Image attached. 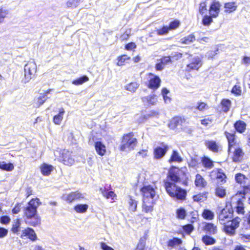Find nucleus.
I'll return each mask as SVG.
<instances>
[{
  "mask_svg": "<svg viewBox=\"0 0 250 250\" xmlns=\"http://www.w3.org/2000/svg\"><path fill=\"white\" fill-rule=\"evenodd\" d=\"M157 189L154 184L145 185L141 189L143 195V211L146 213L150 212L153 210V206L159 197Z\"/></svg>",
  "mask_w": 250,
  "mask_h": 250,
  "instance_id": "nucleus-1",
  "label": "nucleus"
},
{
  "mask_svg": "<svg viewBox=\"0 0 250 250\" xmlns=\"http://www.w3.org/2000/svg\"><path fill=\"white\" fill-rule=\"evenodd\" d=\"M40 204L39 198L32 199L23 209L24 216L26 217V221L33 226H36L41 223V218L37 210Z\"/></svg>",
  "mask_w": 250,
  "mask_h": 250,
  "instance_id": "nucleus-2",
  "label": "nucleus"
},
{
  "mask_svg": "<svg viewBox=\"0 0 250 250\" xmlns=\"http://www.w3.org/2000/svg\"><path fill=\"white\" fill-rule=\"evenodd\" d=\"M165 187L167 192L171 197L177 200H185L187 195L186 191L177 186L175 183L166 182Z\"/></svg>",
  "mask_w": 250,
  "mask_h": 250,
  "instance_id": "nucleus-3",
  "label": "nucleus"
},
{
  "mask_svg": "<svg viewBox=\"0 0 250 250\" xmlns=\"http://www.w3.org/2000/svg\"><path fill=\"white\" fill-rule=\"evenodd\" d=\"M137 143V140L132 133L126 134L122 137L120 149L123 151H130L135 148Z\"/></svg>",
  "mask_w": 250,
  "mask_h": 250,
  "instance_id": "nucleus-4",
  "label": "nucleus"
},
{
  "mask_svg": "<svg viewBox=\"0 0 250 250\" xmlns=\"http://www.w3.org/2000/svg\"><path fill=\"white\" fill-rule=\"evenodd\" d=\"M240 218L236 217L224 224L223 231L227 235L233 236L236 234V229L239 227Z\"/></svg>",
  "mask_w": 250,
  "mask_h": 250,
  "instance_id": "nucleus-5",
  "label": "nucleus"
},
{
  "mask_svg": "<svg viewBox=\"0 0 250 250\" xmlns=\"http://www.w3.org/2000/svg\"><path fill=\"white\" fill-rule=\"evenodd\" d=\"M216 214L218 216V219L221 224L231 220L232 215L231 211L227 208H222L220 207H217Z\"/></svg>",
  "mask_w": 250,
  "mask_h": 250,
  "instance_id": "nucleus-6",
  "label": "nucleus"
},
{
  "mask_svg": "<svg viewBox=\"0 0 250 250\" xmlns=\"http://www.w3.org/2000/svg\"><path fill=\"white\" fill-rule=\"evenodd\" d=\"M36 70V63H26L24 66V77L22 80L23 83H26L29 82L34 76Z\"/></svg>",
  "mask_w": 250,
  "mask_h": 250,
  "instance_id": "nucleus-7",
  "label": "nucleus"
},
{
  "mask_svg": "<svg viewBox=\"0 0 250 250\" xmlns=\"http://www.w3.org/2000/svg\"><path fill=\"white\" fill-rule=\"evenodd\" d=\"M221 6L222 5L220 2L217 0H213L209 6V14L213 16L214 18H217L220 14Z\"/></svg>",
  "mask_w": 250,
  "mask_h": 250,
  "instance_id": "nucleus-8",
  "label": "nucleus"
},
{
  "mask_svg": "<svg viewBox=\"0 0 250 250\" xmlns=\"http://www.w3.org/2000/svg\"><path fill=\"white\" fill-rule=\"evenodd\" d=\"M62 162L65 165L71 166L75 163V160L72 155V152L67 150H63L62 152Z\"/></svg>",
  "mask_w": 250,
  "mask_h": 250,
  "instance_id": "nucleus-9",
  "label": "nucleus"
},
{
  "mask_svg": "<svg viewBox=\"0 0 250 250\" xmlns=\"http://www.w3.org/2000/svg\"><path fill=\"white\" fill-rule=\"evenodd\" d=\"M230 152L233 153L232 160L235 162L241 161L244 155V153L240 147V145L233 147Z\"/></svg>",
  "mask_w": 250,
  "mask_h": 250,
  "instance_id": "nucleus-10",
  "label": "nucleus"
},
{
  "mask_svg": "<svg viewBox=\"0 0 250 250\" xmlns=\"http://www.w3.org/2000/svg\"><path fill=\"white\" fill-rule=\"evenodd\" d=\"M225 135L228 139L229 143V152H230L231 150H232L233 147L236 146H238L240 144L239 142L237 141L234 133H230L225 132Z\"/></svg>",
  "mask_w": 250,
  "mask_h": 250,
  "instance_id": "nucleus-11",
  "label": "nucleus"
},
{
  "mask_svg": "<svg viewBox=\"0 0 250 250\" xmlns=\"http://www.w3.org/2000/svg\"><path fill=\"white\" fill-rule=\"evenodd\" d=\"M149 84L148 87L152 89H157L160 85L161 80L159 77L155 76L152 73L148 75Z\"/></svg>",
  "mask_w": 250,
  "mask_h": 250,
  "instance_id": "nucleus-12",
  "label": "nucleus"
},
{
  "mask_svg": "<svg viewBox=\"0 0 250 250\" xmlns=\"http://www.w3.org/2000/svg\"><path fill=\"white\" fill-rule=\"evenodd\" d=\"M187 168L186 167L182 168L181 169H174L173 170H171L169 172V178L170 180L174 182H177L179 181V174L181 172H183L184 174H185L187 172Z\"/></svg>",
  "mask_w": 250,
  "mask_h": 250,
  "instance_id": "nucleus-13",
  "label": "nucleus"
},
{
  "mask_svg": "<svg viewBox=\"0 0 250 250\" xmlns=\"http://www.w3.org/2000/svg\"><path fill=\"white\" fill-rule=\"evenodd\" d=\"M168 149L167 146L165 145L163 147H157L154 151V157L156 159H159L164 156Z\"/></svg>",
  "mask_w": 250,
  "mask_h": 250,
  "instance_id": "nucleus-14",
  "label": "nucleus"
},
{
  "mask_svg": "<svg viewBox=\"0 0 250 250\" xmlns=\"http://www.w3.org/2000/svg\"><path fill=\"white\" fill-rule=\"evenodd\" d=\"M212 174H214L216 176L217 182L220 185L226 183L227 177L223 170L221 169L214 170L212 172Z\"/></svg>",
  "mask_w": 250,
  "mask_h": 250,
  "instance_id": "nucleus-15",
  "label": "nucleus"
},
{
  "mask_svg": "<svg viewBox=\"0 0 250 250\" xmlns=\"http://www.w3.org/2000/svg\"><path fill=\"white\" fill-rule=\"evenodd\" d=\"M84 198V196L79 192H71L68 194L65 198L66 201L72 202L75 200H81Z\"/></svg>",
  "mask_w": 250,
  "mask_h": 250,
  "instance_id": "nucleus-16",
  "label": "nucleus"
},
{
  "mask_svg": "<svg viewBox=\"0 0 250 250\" xmlns=\"http://www.w3.org/2000/svg\"><path fill=\"white\" fill-rule=\"evenodd\" d=\"M224 12L227 14H229L236 10L237 5L235 1L227 2L224 4Z\"/></svg>",
  "mask_w": 250,
  "mask_h": 250,
  "instance_id": "nucleus-17",
  "label": "nucleus"
},
{
  "mask_svg": "<svg viewBox=\"0 0 250 250\" xmlns=\"http://www.w3.org/2000/svg\"><path fill=\"white\" fill-rule=\"evenodd\" d=\"M25 236L27 237L32 241H35L37 239L34 230L30 228H27L22 231L21 237L23 238Z\"/></svg>",
  "mask_w": 250,
  "mask_h": 250,
  "instance_id": "nucleus-18",
  "label": "nucleus"
},
{
  "mask_svg": "<svg viewBox=\"0 0 250 250\" xmlns=\"http://www.w3.org/2000/svg\"><path fill=\"white\" fill-rule=\"evenodd\" d=\"M142 101L147 105H155L157 102V99L156 95L151 94L142 98Z\"/></svg>",
  "mask_w": 250,
  "mask_h": 250,
  "instance_id": "nucleus-19",
  "label": "nucleus"
},
{
  "mask_svg": "<svg viewBox=\"0 0 250 250\" xmlns=\"http://www.w3.org/2000/svg\"><path fill=\"white\" fill-rule=\"evenodd\" d=\"M205 145L209 150L214 152H217L221 149V146L214 141H206Z\"/></svg>",
  "mask_w": 250,
  "mask_h": 250,
  "instance_id": "nucleus-20",
  "label": "nucleus"
},
{
  "mask_svg": "<svg viewBox=\"0 0 250 250\" xmlns=\"http://www.w3.org/2000/svg\"><path fill=\"white\" fill-rule=\"evenodd\" d=\"M203 230L209 234H214L217 231V228L213 223H205Z\"/></svg>",
  "mask_w": 250,
  "mask_h": 250,
  "instance_id": "nucleus-21",
  "label": "nucleus"
},
{
  "mask_svg": "<svg viewBox=\"0 0 250 250\" xmlns=\"http://www.w3.org/2000/svg\"><path fill=\"white\" fill-rule=\"evenodd\" d=\"M95 148L97 153L100 156H104L106 153V146L101 142H96L95 143Z\"/></svg>",
  "mask_w": 250,
  "mask_h": 250,
  "instance_id": "nucleus-22",
  "label": "nucleus"
},
{
  "mask_svg": "<svg viewBox=\"0 0 250 250\" xmlns=\"http://www.w3.org/2000/svg\"><path fill=\"white\" fill-rule=\"evenodd\" d=\"M42 174L44 176H48L53 170V167L51 165L45 163L42 164L40 166Z\"/></svg>",
  "mask_w": 250,
  "mask_h": 250,
  "instance_id": "nucleus-23",
  "label": "nucleus"
},
{
  "mask_svg": "<svg viewBox=\"0 0 250 250\" xmlns=\"http://www.w3.org/2000/svg\"><path fill=\"white\" fill-rule=\"evenodd\" d=\"M47 93L40 94L35 100V106L39 107L47 99Z\"/></svg>",
  "mask_w": 250,
  "mask_h": 250,
  "instance_id": "nucleus-24",
  "label": "nucleus"
},
{
  "mask_svg": "<svg viewBox=\"0 0 250 250\" xmlns=\"http://www.w3.org/2000/svg\"><path fill=\"white\" fill-rule=\"evenodd\" d=\"M64 112L65 111L63 108L59 109V113L55 115L53 117V122L55 124L59 125L61 124Z\"/></svg>",
  "mask_w": 250,
  "mask_h": 250,
  "instance_id": "nucleus-25",
  "label": "nucleus"
},
{
  "mask_svg": "<svg viewBox=\"0 0 250 250\" xmlns=\"http://www.w3.org/2000/svg\"><path fill=\"white\" fill-rule=\"evenodd\" d=\"M195 185L199 188H204L206 186L207 183L204 178L200 174H197L195 179Z\"/></svg>",
  "mask_w": 250,
  "mask_h": 250,
  "instance_id": "nucleus-26",
  "label": "nucleus"
},
{
  "mask_svg": "<svg viewBox=\"0 0 250 250\" xmlns=\"http://www.w3.org/2000/svg\"><path fill=\"white\" fill-rule=\"evenodd\" d=\"M88 207L87 204H78L74 207V210L77 213H84L87 211Z\"/></svg>",
  "mask_w": 250,
  "mask_h": 250,
  "instance_id": "nucleus-27",
  "label": "nucleus"
},
{
  "mask_svg": "<svg viewBox=\"0 0 250 250\" xmlns=\"http://www.w3.org/2000/svg\"><path fill=\"white\" fill-rule=\"evenodd\" d=\"M215 194L216 196L223 198L226 195V189L222 186H217L215 188Z\"/></svg>",
  "mask_w": 250,
  "mask_h": 250,
  "instance_id": "nucleus-28",
  "label": "nucleus"
},
{
  "mask_svg": "<svg viewBox=\"0 0 250 250\" xmlns=\"http://www.w3.org/2000/svg\"><path fill=\"white\" fill-rule=\"evenodd\" d=\"M100 191L102 195L107 199L111 198L113 201L116 199V195L113 191H108L104 188H101Z\"/></svg>",
  "mask_w": 250,
  "mask_h": 250,
  "instance_id": "nucleus-29",
  "label": "nucleus"
},
{
  "mask_svg": "<svg viewBox=\"0 0 250 250\" xmlns=\"http://www.w3.org/2000/svg\"><path fill=\"white\" fill-rule=\"evenodd\" d=\"M195 41V36L193 33L183 38L181 40L182 44H188L193 42Z\"/></svg>",
  "mask_w": 250,
  "mask_h": 250,
  "instance_id": "nucleus-30",
  "label": "nucleus"
},
{
  "mask_svg": "<svg viewBox=\"0 0 250 250\" xmlns=\"http://www.w3.org/2000/svg\"><path fill=\"white\" fill-rule=\"evenodd\" d=\"M208 195V193L207 192H203L202 193H200L197 195H195L193 196V200L195 202H203L206 200L207 198V196Z\"/></svg>",
  "mask_w": 250,
  "mask_h": 250,
  "instance_id": "nucleus-31",
  "label": "nucleus"
},
{
  "mask_svg": "<svg viewBox=\"0 0 250 250\" xmlns=\"http://www.w3.org/2000/svg\"><path fill=\"white\" fill-rule=\"evenodd\" d=\"M182 57V54L179 52H174L172 53L171 56H168L167 57V59L165 60L166 62H174L175 61H178ZM165 57L164 58H166Z\"/></svg>",
  "mask_w": 250,
  "mask_h": 250,
  "instance_id": "nucleus-32",
  "label": "nucleus"
},
{
  "mask_svg": "<svg viewBox=\"0 0 250 250\" xmlns=\"http://www.w3.org/2000/svg\"><path fill=\"white\" fill-rule=\"evenodd\" d=\"M246 124L243 121H239L234 124L235 129L240 133H243L246 129Z\"/></svg>",
  "mask_w": 250,
  "mask_h": 250,
  "instance_id": "nucleus-33",
  "label": "nucleus"
},
{
  "mask_svg": "<svg viewBox=\"0 0 250 250\" xmlns=\"http://www.w3.org/2000/svg\"><path fill=\"white\" fill-rule=\"evenodd\" d=\"M214 17L209 15H205L202 20V23L204 26H209L213 22Z\"/></svg>",
  "mask_w": 250,
  "mask_h": 250,
  "instance_id": "nucleus-34",
  "label": "nucleus"
},
{
  "mask_svg": "<svg viewBox=\"0 0 250 250\" xmlns=\"http://www.w3.org/2000/svg\"><path fill=\"white\" fill-rule=\"evenodd\" d=\"M0 168L5 171H11L14 168V166L12 163H6L5 162H0Z\"/></svg>",
  "mask_w": 250,
  "mask_h": 250,
  "instance_id": "nucleus-35",
  "label": "nucleus"
},
{
  "mask_svg": "<svg viewBox=\"0 0 250 250\" xmlns=\"http://www.w3.org/2000/svg\"><path fill=\"white\" fill-rule=\"evenodd\" d=\"M182 160L183 159L179 154L178 152L176 151H173L169 162L170 163L172 162L180 163L181 162Z\"/></svg>",
  "mask_w": 250,
  "mask_h": 250,
  "instance_id": "nucleus-36",
  "label": "nucleus"
},
{
  "mask_svg": "<svg viewBox=\"0 0 250 250\" xmlns=\"http://www.w3.org/2000/svg\"><path fill=\"white\" fill-rule=\"evenodd\" d=\"M181 123V120L178 117L173 118L169 123L168 126L172 129L176 128Z\"/></svg>",
  "mask_w": 250,
  "mask_h": 250,
  "instance_id": "nucleus-37",
  "label": "nucleus"
},
{
  "mask_svg": "<svg viewBox=\"0 0 250 250\" xmlns=\"http://www.w3.org/2000/svg\"><path fill=\"white\" fill-rule=\"evenodd\" d=\"M139 86V85L138 83L136 82H132L129 84H126L125 88L126 90L133 93L136 91Z\"/></svg>",
  "mask_w": 250,
  "mask_h": 250,
  "instance_id": "nucleus-38",
  "label": "nucleus"
},
{
  "mask_svg": "<svg viewBox=\"0 0 250 250\" xmlns=\"http://www.w3.org/2000/svg\"><path fill=\"white\" fill-rule=\"evenodd\" d=\"M202 216L205 219L211 220L214 217V214L209 209H204L202 213Z\"/></svg>",
  "mask_w": 250,
  "mask_h": 250,
  "instance_id": "nucleus-39",
  "label": "nucleus"
},
{
  "mask_svg": "<svg viewBox=\"0 0 250 250\" xmlns=\"http://www.w3.org/2000/svg\"><path fill=\"white\" fill-rule=\"evenodd\" d=\"M203 165L207 168H211L213 167V162L208 158L205 157L202 159Z\"/></svg>",
  "mask_w": 250,
  "mask_h": 250,
  "instance_id": "nucleus-40",
  "label": "nucleus"
},
{
  "mask_svg": "<svg viewBox=\"0 0 250 250\" xmlns=\"http://www.w3.org/2000/svg\"><path fill=\"white\" fill-rule=\"evenodd\" d=\"M207 10V0L201 1L199 3V13L203 15H204Z\"/></svg>",
  "mask_w": 250,
  "mask_h": 250,
  "instance_id": "nucleus-41",
  "label": "nucleus"
},
{
  "mask_svg": "<svg viewBox=\"0 0 250 250\" xmlns=\"http://www.w3.org/2000/svg\"><path fill=\"white\" fill-rule=\"evenodd\" d=\"M221 104L223 111L227 112L229 110L230 107L231 102L229 100L224 99L222 101Z\"/></svg>",
  "mask_w": 250,
  "mask_h": 250,
  "instance_id": "nucleus-42",
  "label": "nucleus"
},
{
  "mask_svg": "<svg viewBox=\"0 0 250 250\" xmlns=\"http://www.w3.org/2000/svg\"><path fill=\"white\" fill-rule=\"evenodd\" d=\"M202 241L207 245H213L215 243V240L208 235H205L202 237Z\"/></svg>",
  "mask_w": 250,
  "mask_h": 250,
  "instance_id": "nucleus-43",
  "label": "nucleus"
},
{
  "mask_svg": "<svg viewBox=\"0 0 250 250\" xmlns=\"http://www.w3.org/2000/svg\"><path fill=\"white\" fill-rule=\"evenodd\" d=\"M88 80L89 79L87 76H84L73 81L72 83L76 85H81L84 82H87Z\"/></svg>",
  "mask_w": 250,
  "mask_h": 250,
  "instance_id": "nucleus-44",
  "label": "nucleus"
},
{
  "mask_svg": "<svg viewBox=\"0 0 250 250\" xmlns=\"http://www.w3.org/2000/svg\"><path fill=\"white\" fill-rule=\"evenodd\" d=\"M169 29L167 26H163L160 28L157 29L156 32V34L159 36H163L167 34L169 31Z\"/></svg>",
  "mask_w": 250,
  "mask_h": 250,
  "instance_id": "nucleus-45",
  "label": "nucleus"
},
{
  "mask_svg": "<svg viewBox=\"0 0 250 250\" xmlns=\"http://www.w3.org/2000/svg\"><path fill=\"white\" fill-rule=\"evenodd\" d=\"M182 243V240L177 238H174L168 241V246L169 247H175L180 245Z\"/></svg>",
  "mask_w": 250,
  "mask_h": 250,
  "instance_id": "nucleus-46",
  "label": "nucleus"
},
{
  "mask_svg": "<svg viewBox=\"0 0 250 250\" xmlns=\"http://www.w3.org/2000/svg\"><path fill=\"white\" fill-rule=\"evenodd\" d=\"M180 25V22L178 20H174L170 21L168 27L169 30H175L178 28Z\"/></svg>",
  "mask_w": 250,
  "mask_h": 250,
  "instance_id": "nucleus-47",
  "label": "nucleus"
},
{
  "mask_svg": "<svg viewBox=\"0 0 250 250\" xmlns=\"http://www.w3.org/2000/svg\"><path fill=\"white\" fill-rule=\"evenodd\" d=\"M236 211L239 214H244V208L243 202L241 200H238L237 203Z\"/></svg>",
  "mask_w": 250,
  "mask_h": 250,
  "instance_id": "nucleus-48",
  "label": "nucleus"
},
{
  "mask_svg": "<svg viewBox=\"0 0 250 250\" xmlns=\"http://www.w3.org/2000/svg\"><path fill=\"white\" fill-rule=\"evenodd\" d=\"M128 204L129 210L132 211H136L137 206V202L132 198H130Z\"/></svg>",
  "mask_w": 250,
  "mask_h": 250,
  "instance_id": "nucleus-49",
  "label": "nucleus"
},
{
  "mask_svg": "<svg viewBox=\"0 0 250 250\" xmlns=\"http://www.w3.org/2000/svg\"><path fill=\"white\" fill-rule=\"evenodd\" d=\"M235 180L238 183L242 184L245 183L246 178L244 175L241 173H237L235 175Z\"/></svg>",
  "mask_w": 250,
  "mask_h": 250,
  "instance_id": "nucleus-50",
  "label": "nucleus"
},
{
  "mask_svg": "<svg viewBox=\"0 0 250 250\" xmlns=\"http://www.w3.org/2000/svg\"><path fill=\"white\" fill-rule=\"evenodd\" d=\"M145 245L146 239L145 238H141L139 240L136 250H145Z\"/></svg>",
  "mask_w": 250,
  "mask_h": 250,
  "instance_id": "nucleus-51",
  "label": "nucleus"
},
{
  "mask_svg": "<svg viewBox=\"0 0 250 250\" xmlns=\"http://www.w3.org/2000/svg\"><path fill=\"white\" fill-rule=\"evenodd\" d=\"M177 216L179 219H184L186 216V211L185 209L180 208L176 211Z\"/></svg>",
  "mask_w": 250,
  "mask_h": 250,
  "instance_id": "nucleus-52",
  "label": "nucleus"
},
{
  "mask_svg": "<svg viewBox=\"0 0 250 250\" xmlns=\"http://www.w3.org/2000/svg\"><path fill=\"white\" fill-rule=\"evenodd\" d=\"M200 66L201 63H188L187 65V70H198Z\"/></svg>",
  "mask_w": 250,
  "mask_h": 250,
  "instance_id": "nucleus-53",
  "label": "nucleus"
},
{
  "mask_svg": "<svg viewBox=\"0 0 250 250\" xmlns=\"http://www.w3.org/2000/svg\"><path fill=\"white\" fill-rule=\"evenodd\" d=\"M21 225L20 221L17 219L14 221L12 228V230L14 233H17L19 231V228Z\"/></svg>",
  "mask_w": 250,
  "mask_h": 250,
  "instance_id": "nucleus-54",
  "label": "nucleus"
},
{
  "mask_svg": "<svg viewBox=\"0 0 250 250\" xmlns=\"http://www.w3.org/2000/svg\"><path fill=\"white\" fill-rule=\"evenodd\" d=\"M8 13L7 10L4 9L3 7L0 8V23L4 21V19Z\"/></svg>",
  "mask_w": 250,
  "mask_h": 250,
  "instance_id": "nucleus-55",
  "label": "nucleus"
},
{
  "mask_svg": "<svg viewBox=\"0 0 250 250\" xmlns=\"http://www.w3.org/2000/svg\"><path fill=\"white\" fill-rule=\"evenodd\" d=\"M137 47L136 43L134 42H130L126 44L125 46V49L127 51L135 49Z\"/></svg>",
  "mask_w": 250,
  "mask_h": 250,
  "instance_id": "nucleus-56",
  "label": "nucleus"
},
{
  "mask_svg": "<svg viewBox=\"0 0 250 250\" xmlns=\"http://www.w3.org/2000/svg\"><path fill=\"white\" fill-rule=\"evenodd\" d=\"M137 155L143 158H146L148 156V150L147 149H142L138 152Z\"/></svg>",
  "mask_w": 250,
  "mask_h": 250,
  "instance_id": "nucleus-57",
  "label": "nucleus"
},
{
  "mask_svg": "<svg viewBox=\"0 0 250 250\" xmlns=\"http://www.w3.org/2000/svg\"><path fill=\"white\" fill-rule=\"evenodd\" d=\"M130 60V58L126 55H123L118 58V62H125Z\"/></svg>",
  "mask_w": 250,
  "mask_h": 250,
  "instance_id": "nucleus-58",
  "label": "nucleus"
},
{
  "mask_svg": "<svg viewBox=\"0 0 250 250\" xmlns=\"http://www.w3.org/2000/svg\"><path fill=\"white\" fill-rule=\"evenodd\" d=\"M231 92L236 95H240L241 93V87L239 86L235 85L232 89Z\"/></svg>",
  "mask_w": 250,
  "mask_h": 250,
  "instance_id": "nucleus-59",
  "label": "nucleus"
},
{
  "mask_svg": "<svg viewBox=\"0 0 250 250\" xmlns=\"http://www.w3.org/2000/svg\"><path fill=\"white\" fill-rule=\"evenodd\" d=\"M158 115V113L157 112H156V111H151L150 112V114L144 115V117H143L144 119H141L139 121V122H143L145 120H146V119H147L148 117H151V116H157Z\"/></svg>",
  "mask_w": 250,
  "mask_h": 250,
  "instance_id": "nucleus-60",
  "label": "nucleus"
},
{
  "mask_svg": "<svg viewBox=\"0 0 250 250\" xmlns=\"http://www.w3.org/2000/svg\"><path fill=\"white\" fill-rule=\"evenodd\" d=\"M130 36V34L127 33L126 32H125L122 34L120 36L121 41L122 42H125L129 39Z\"/></svg>",
  "mask_w": 250,
  "mask_h": 250,
  "instance_id": "nucleus-61",
  "label": "nucleus"
},
{
  "mask_svg": "<svg viewBox=\"0 0 250 250\" xmlns=\"http://www.w3.org/2000/svg\"><path fill=\"white\" fill-rule=\"evenodd\" d=\"M184 230L188 233L189 234L193 229V227L191 224H188L183 227Z\"/></svg>",
  "mask_w": 250,
  "mask_h": 250,
  "instance_id": "nucleus-62",
  "label": "nucleus"
},
{
  "mask_svg": "<svg viewBox=\"0 0 250 250\" xmlns=\"http://www.w3.org/2000/svg\"><path fill=\"white\" fill-rule=\"evenodd\" d=\"M100 244L101 248L103 250H114L112 248L109 247L104 242H101Z\"/></svg>",
  "mask_w": 250,
  "mask_h": 250,
  "instance_id": "nucleus-63",
  "label": "nucleus"
},
{
  "mask_svg": "<svg viewBox=\"0 0 250 250\" xmlns=\"http://www.w3.org/2000/svg\"><path fill=\"white\" fill-rule=\"evenodd\" d=\"M208 106L206 104L203 102H201L198 104L197 109L200 111H203L205 109H207Z\"/></svg>",
  "mask_w": 250,
  "mask_h": 250,
  "instance_id": "nucleus-64",
  "label": "nucleus"
}]
</instances>
